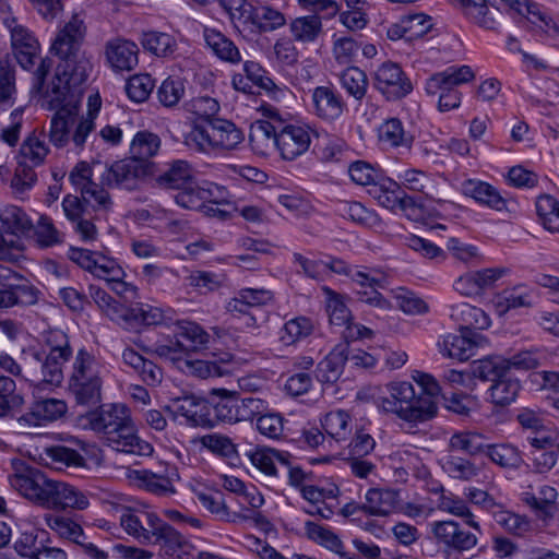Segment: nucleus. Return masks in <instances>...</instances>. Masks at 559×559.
I'll return each mask as SVG.
<instances>
[{
  "label": "nucleus",
  "instance_id": "nucleus-1",
  "mask_svg": "<svg viewBox=\"0 0 559 559\" xmlns=\"http://www.w3.org/2000/svg\"><path fill=\"white\" fill-rule=\"evenodd\" d=\"M9 483L21 496L33 503L52 510L83 511L90 500L79 488L48 478L39 468L21 459L11 460Z\"/></svg>",
  "mask_w": 559,
  "mask_h": 559
},
{
  "label": "nucleus",
  "instance_id": "nucleus-2",
  "mask_svg": "<svg viewBox=\"0 0 559 559\" xmlns=\"http://www.w3.org/2000/svg\"><path fill=\"white\" fill-rule=\"evenodd\" d=\"M413 380L419 386L417 393L412 383L391 382L386 385L389 395L378 400V406L384 412L396 415L409 424H419L432 419L438 412L437 397L441 388L428 373L416 371Z\"/></svg>",
  "mask_w": 559,
  "mask_h": 559
},
{
  "label": "nucleus",
  "instance_id": "nucleus-3",
  "mask_svg": "<svg viewBox=\"0 0 559 559\" xmlns=\"http://www.w3.org/2000/svg\"><path fill=\"white\" fill-rule=\"evenodd\" d=\"M81 425L105 436L109 447L118 452L151 455L153 447L140 439L129 407L122 403L102 404L80 417Z\"/></svg>",
  "mask_w": 559,
  "mask_h": 559
},
{
  "label": "nucleus",
  "instance_id": "nucleus-4",
  "mask_svg": "<svg viewBox=\"0 0 559 559\" xmlns=\"http://www.w3.org/2000/svg\"><path fill=\"white\" fill-rule=\"evenodd\" d=\"M81 92L57 71L45 92L48 109L56 110L50 121L49 140L57 147L69 143V126L76 121Z\"/></svg>",
  "mask_w": 559,
  "mask_h": 559
},
{
  "label": "nucleus",
  "instance_id": "nucleus-5",
  "mask_svg": "<svg viewBox=\"0 0 559 559\" xmlns=\"http://www.w3.org/2000/svg\"><path fill=\"white\" fill-rule=\"evenodd\" d=\"M120 511L121 527L139 543L169 548H179L185 544V537L156 513L127 507Z\"/></svg>",
  "mask_w": 559,
  "mask_h": 559
},
{
  "label": "nucleus",
  "instance_id": "nucleus-6",
  "mask_svg": "<svg viewBox=\"0 0 559 559\" xmlns=\"http://www.w3.org/2000/svg\"><path fill=\"white\" fill-rule=\"evenodd\" d=\"M243 139V132L233 121L216 118L207 123H192L185 135V144L193 151L210 154L217 150H235Z\"/></svg>",
  "mask_w": 559,
  "mask_h": 559
},
{
  "label": "nucleus",
  "instance_id": "nucleus-7",
  "mask_svg": "<svg viewBox=\"0 0 559 559\" xmlns=\"http://www.w3.org/2000/svg\"><path fill=\"white\" fill-rule=\"evenodd\" d=\"M11 46L16 61L25 70H31L36 61L40 60L38 68L33 73L32 90L43 93L45 80L52 63L48 58H39L38 40L27 28L16 25L11 29Z\"/></svg>",
  "mask_w": 559,
  "mask_h": 559
},
{
  "label": "nucleus",
  "instance_id": "nucleus-8",
  "mask_svg": "<svg viewBox=\"0 0 559 559\" xmlns=\"http://www.w3.org/2000/svg\"><path fill=\"white\" fill-rule=\"evenodd\" d=\"M474 78L475 74L469 66L449 67L427 80L426 91L430 95L439 93V110L449 111L461 104V93L455 90V86L467 83Z\"/></svg>",
  "mask_w": 559,
  "mask_h": 559
},
{
  "label": "nucleus",
  "instance_id": "nucleus-9",
  "mask_svg": "<svg viewBox=\"0 0 559 559\" xmlns=\"http://www.w3.org/2000/svg\"><path fill=\"white\" fill-rule=\"evenodd\" d=\"M536 355L530 350H523L511 358L502 356H488L478 359L472 365V374L477 379H492L497 372H510L511 369L530 370L538 366Z\"/></svg>",
  "mask_w": 559,
  "mask_h": 559
},
{
  "label": "nucleus",
  "instance_id": "nucleus-10",
  "mask_svg": "<svg viewBox=\"0 0 559 559\" xmlns=\"http://www.w3.org/2000/svg\"><path fill=\"white\" fill-rule=\"evenodd\" d=\"M151 167V163H142L131 157L115 162L102 174L100 185L133 190L138 181L150 173Z\"/></svg>",
  "mask_w": 559,
  "mask_h": 559
},
{
  "label": "nucleus",
  "instance_id": "nucleus-11",
  "mask_svg": "<svg viewBox=\"0 0 559 559\" xmlns=\"http://www.w3.org/2000/svg\"><path fill=\"white\" fill-rule=\"evenodd\" d=\"M373 86L388 100H399L413 91V85L402 68L394 62H383L373 73Z\"/></svg>",
  "mask_w": 559,
  "mask_h": 559
},
{
  "label": "nucleus",
  "instance_id": "nucleus-12",
  "mask_svg": "<svg viewBox=\"0 0 559 559\" xmlns=\"http://www.w3.org/2000/svg\"><path fill=\"white\" fill-rule=\"evenodd\" d=\"M269 140L283 159L295 160L309 150L311 131L308 126L290 123Z\"/></svg>",
  "mask_w": 559,
  "mask_h": 559
},
{
  "label": "nucleus",
  "instance_id": "nucleus-13",
  "mask_svg": "<svg viewBox=\"0 0 559 559\" xmlns=\"http://www.w3.org/2000/svg\"><path fill=\"white\" fill-rule=\"evenodd\" d=\"M67 404L58 399H40L34 401L16 416L19 428L43 427L61 418L67 413Z\"/></svg>",
  "mask_w": 559,
  "mask_h": 559
},
{
  "label": "nucleus",
  "instance_id": "nucleus-14",
  "mask_svg": "<svg viewBox=\"0 0 559 559\" xmlns=\"http://www.w3.org/2000/svg\"><path fill=\"white\" fill-rule=\"evenodd\" d=\"M227 190L214 182L195 181L192 190L178 192L175 197L176 203L185 209L201 210L206 203L221 204L227 202Z\"/></svg>",
  "mask_w": 559,
  "mask_h": 559
},
{
  "label": "nucleus",
  "instance_id": "nucleus-15",
  "mask_svg": "<svg viewBox=\"0 0 559 559\" xmlns=\"http://www.w3.org/2000/svg\"><path fill=\"white\" fill-rule=\"evenodd\" d=\"M431 532L438 544L448 550L457 552L468 551L477 545V536L461 527L452 520L437 521L431 524Z\"/></svg>",
  "mask_w": 559,
  "mask_h": 559
},
{
  "label": "nucleus",
  "instance_id": "nucleus-16",
  "mask_svg": "<svg viewBox=\"0 0 559 559\" xmlns=\"http://www.w3.org/2000/svg\"><path fill=\"white\" fill-rule=\"evenodd\" d=\"M84 35V22L78 14H74L63 28L59 31L51 45V51H53L61 61L78 56L82 53L80 47Z\"/></svg>",
  "mask_w": 559,
  "mask_h": 559
},
{
  "label": "nucleus",
  "instance_id": "nucleus-17",
  "mask_svg": "<svg viewBox=\"0 0 559 559\" xmlns=\"http://www.w3.org/2000/svg\"><path fill=\"white\" fill-rule=\"evenodd\" d=\"M195 181L192 166L183 159H175L166 164L165 168L155 177V182L159 188L178 190V192L192 190Z\"/></svg>",
  "mask_w": 559,
  "mask_h": 559
},
{
  "label": "nucleus",
  "instance_id": "nucleus-18",
  "mask_svg": "<svg viewBox=\"0 0 559 559\" xmlns=\"http://www.w3.org/2000/svg\"><path fill=\"white\" fill-rule=\"evenodd\" d=\"M171 408L176 415L185 417L187 424L192 427H212V403L204 399L194 395L178 397Z\"/></svg>",
  "mask_w": 559,
  "mask_h": 559
},
{
  "label": "nucleus",
  "instance_id": "nucleus-19",
  "mask_svg": "<svg viewBox=\"0 0 559 559\" xmlns=\"http://www.w3.org/2000/svg\"><path fill=\"white\" fill-rule=\"evenodd\" d=\"M312 105L316 116L328 122L338 119L346 107L341 94L330 86H318L312 91Z\"/></svg>",
  "mask_w": 559,
  "mask_h": 559
},
{
  "label": "nucleus",
  "instance_id": "nucleus-20",
  "mask_svg": "<svg viewBox=\"0 0 559 559\" xmlns=\"http://www.w3.org/2000/svg\"><path fill=\"white\" fill-rule=\"evenodd\" d=\"M88 295L100 312L110 321L124 328L130 326V318L132 314L131 307L124 306L111 297L105 289L96 285L88 286Z\"/></svg>",
  "mask_w": 559,
  "mask_h": 559
},
{
  "label": "nucleus",
  "instance_id": "nucleus-21",
  "mask_svg": "<svg viewBox=\"0 0 559 559\" xmlns=\"http://www.w3.org/2000/svg\"><path fill=\"white\" fill-rule=\"evenodd\" d=\"M126 477L132 485L158 497H169L176 493L168 476L153 473L150 469L128 468Z\"/></svg>",
  "mask_w": 559,
  "mask_h": 559
},
{
  "label": "nucleus",
  "instance_id": "nucleus-22",
  "mask_svg": "<svg viewBox=\"0 0 559 559\" xmlns=\"http://www.w3.org/2000/svg\"><path fill=\"white\" fill-rule=\"evenodd\" d=\"M451 319L457 323L460 332L477 333L476 330H485L490 325L487 313L466 302L451 307Z\"/></svg>",
  "mask_w": 559,
  "mask_h": 559
},
{
  "label": "nucleus",
  "instance_id": "nucleus-23",
  "mask_svg": "<svg viewBox=\"0 0 559 559\" xmlns=\"http://www.w3.org/2000/svg\"><path fill=\"white\" fill-rule=\"evenodd\" d=\"M139 48L135 43L126 39H114L106 45V56L116 71H130L139 62Z\"/></svg>",
  "mask_w": 559,
  "mask_h": 559
},
{
  "label": "nucleus",
  "instance_id": "nucleus-24",
  "mask_svg": "<svg viewBox=\"0 0 559 559\" xmlns=\"http://www.w3.org/2000/svg\"><path fill=\"white\" fill-rule=\"evenodd\" d=\"M21 284H4L0 289V308L29 307L38 302L40 290L29 282L22 280Z\"/></svg>",
  "mask_w": 559,
  "mask_h": 559
},
{
  "label": "nucleus",
  "instance_id": "nucleus-25",
  "mask_svg": "<svg viewBox=\"0 0 559 559\" xmlns=\"http://www.w3.org/2000/svg\"><path fill=\"white\" fill-rule=\"evenodd\" d=\"M211 395L218 396V401L212 403V427L219 423L235 424L239 421L237 407V392L226 389H213Z\"/></svg>",
  "mask_w": 559,
  "mask_h": 559
},
{
  "label": "nucleus",
  "instance_id": "nucleus-26",
  "mask_svg": "<svg viewBox=\"0 0 559 559\" xmlns=\"http://www.w3.org/2000/svg\"><path fill=\"white\" fill-rule=\"evenodd\" d=\"M462 192L464 195L474 199L477 203L496 211L506 209V200L499 191L488 182L477 179H467L462 183Z\"/></svg>",
  "mask_w": 559,
  "mask_h": 559
},
{
  "label": "nucleus",
  "instance_id": "nucleus-27",
  "mask_svg": "<svg viewBox=\"0 0 559 559\" xmlns=\"http://www.w3.org/2000/svg\"><path fill=\"white\" fill-rule=\"evenodd\" d=\"M399 502V493L392 489L370 488L361 503L364 513L369 516H388Z\"/></svg>",
  "mask_w": 559,
  "mask_h": 559
},
{
  "label": "nucleus",
  "instance_id": "nucleus-28",
  "mask_svg": "<svg viewBox=\"0 0 559 559\" xmlns=\"http://www.w3.org/2000/svg\"><path fill=\"white\" fill-rule=\"evenodd\" d=\"M481 340L483 336L479 333L449 334L443 340L442 352L451 358L464 361L475 355V348Z\"/></svg>",
  "mask_w": 559,
  "mask_h": 559
},
{
  "label": "nucleus",
  "instance_id": "nucleus-29",
  "mask_svg": "<svg viewBox=\"0 0 559 559\" xmlns=\"http://www.w3.org/2000/svg\"><path fill=\"white\" fill-rule=\"evenodd\" d=\"M481 381H490L488 392L490 402L497 406H507L515 401L521 389L520 381L510 376V372H497V377L492 379H480Z\"/></svg>",
  "mask_w": 559,
  "mask_h": 559
},
{
  "label": "nucleus",
  "instance_id": "nucleus-30",
  "mask_svg": "<svg viewBox=\"0 0 559 559\" xmlns=\"http://www.w3.org/2000/svg\"><path fill=\"white\" fill-rule=\"evenodd\" d=\"M121 357L124 365L132 368L145 384L155 386L162 382V369L155 362L146 359L133 348H124Z\"/></svg>",
  "mask_w": 559,
  "mask_h": 559
},
{
  "label": "nucleus",
  "instance_id": "nucleus-31",
  "mask_svg": "<svg viewBox=\"0 0 559 559\" xmlns=\"http://www.w3.org/2000/svg\"><path fill=\"white\" fill-rule=\"evenodd\" d=\"M25 404L24 395L17 391L15 381L0 373V418L16 419Z\"/></svg>",
  "mask_w": 559,
  "mask_h": 559
},
{
  "label": "nucleus",
  "instance_id": "nucleus-32",
  "mask_svg": "<svg viewBox=\"0 0 559 559\" xmlns=\"http://www.w3.org/2000/svg\"><path fill=\"white\" fill-rule=\"evenodd\" d=\"M347 343L337 344L317 366V379L322 383H335L346 364Z\"/></svg>",
  "mask_w": 559,
  "mask_h": 559
},
{
  "label": "nucleus",
  "instance_id": "nucleus-33",
  "mask_svg": "<svg viewBox=\"0 0 559 559\" xmlns=\"http://www.w3.org/2000/svg\"><path fill=\"white\" fill-rule=\"evenodd\" d=\"M174 333L187 354L205 348L210 341V334L191 321H178Z\"/></svg>",
  "mask_w": 559,
  "mask_h": 559
},
{
  "label": "nucleus",
  "instance_id": "nucleus-34",
  "mask_svg": "<svg viewBox=\"0 0 559 559\" xmlns=\"http://www.w3.org/2000/svg\"><path fill=\"white\" fill-rule=\"evenodd\" d=\"M103 381L100 377L69 381V392L75 403L82 406H96L102 401Z\"/></svg>",
  "mask_w": 559,
  "mask_h": 559
},
{
  "label": "nucleus",
  "instance_id": "nucleus-35",
  "mask_svg": "<svg viewBox=\"0 0 559 559\" xmlns=\"http://www.w3.org/2000/svg\"><path fill=\"white\" fill-rule=\"evenodd\" d=\"M204 39L207 47L222 61L233 64L239 63L241 61V53L238 47L223 33L215 29L205 28Z\"/></svg>",
  "mask_w": 559,
  "mask_h": 559
},
{
  "label": "nucleus",
  "instance_id": "nucleus-36",
  "mask_svg": "<svg viewBox=\"0 0 559 559\" xmlns=\"http://www.w3.org/2000/svg\"><path fill=\"white\" fill-rule=\"evenodd\" d=\"M46 525L59 537L69 539L75 544L86 539L84 531L74 518L64 514L46 513L44 515Z\"/></svg>",
  "mask_w": 559,
  "mask_h": 559
},
{
  "label": "nucleus",
  "instance_id": "nucleus-37",
  "mask_svg": "<svg viewBox=\"0 0 559 559\" xmlns=\"http://www.w3.org/2000/svg\"><path fill=\"white\" fill-rule=\"evenodd\" d=\"M379 140L392 147H411L414 141L413 134L405 130L399 118L386 119L378 129Z\"/></svg>",
  "mask_w": 559,
  "mask_h": 559
},
{
  "label": "nucleus",
  "instance_id": "nucleus-38",
  "mask_svg": "<svg viewBox=\"0 0 559 559\" xmlns=\"http://www.w3.org/2000/svg\"><path fill=\"white\" fill-rule=\"evenodd\" d=\"M92 68L90 58L84 53H79L75 57L62 60L56 71L67 78L72 85L81 88V85L87 80Z\"/></svg>",
  "mask_w": 559,
  "mask_h": 559
},
{
  "label": "nucleus",
  "instance_id": "nucleus-39",
  "mask_svg": "<svg viewBox=\"0 0 559 559\" xmlns=\"http://www.w3.org/2000/svg\"><path fill=\"white\" fill-rule=\"evenodd\" d=\"M252 465L269 476L277 475L276 463L282 465L288 464L292 455L288 452H281L269 448L255 449L249 454Z\"/></svg>",
  "mask_w": 559,
  "mask_h": 559
},
{
  "label": "nucleus",
  "instance_id": "nucleus-40",
  "mask_svg": "<svg viewBox=\"0 0 559 559\" xmlns=\"http://www.w3.org/2000/svg\"><path fill=\"white\" fill-rule=\"evenodd\" d=\"M160 148V139L156 133L151 131H139L135 133L131 145V158L150 163L148 159L155 156Z\"/></svg>",
  "mask_w": 559,
  "mask_h": 559
},
{
  "label": "nucleus",
  "instance_id": "nucleus-41",
  "mask_svg": "<svg viewBox=\"0 0 559 559\" xmlns=\"http://www.w3.org/2000/svg\"><path fill=\"white\" fill-rule=\"evenodd\" d=\"M143 48L157 57H171L177 50V41L167 33L150 31L142 34Z\"/></svg>",
  "mask_w": 559,
  "mask_h": 559
},
{
  "label": "nucleus",
  "instance_id": "nucleus-42",
  "mask_svg": "<svg viewBox=\"0 0 559 559\" xmlns=\"http://www.w3.org/2000/svg\"><path fill=\"white\" fill-rule=\"evenodd\" d=\"M260 111L266 120L258 121L257 133L269 140L274 136L281 129L289 126L287 122L288 114H282L278 108L272 105H261Z\"/></svg>",
  "mask_w": 559,
  "mask_h": 559
},
{
  "label": "nucleus",
  "instance_id": "nucleus-43",
  "mask_svg": "<svg viewBox=\"0 0 559 559\" xmlns=\"http://www.w3.org/2000/svg\"><path fill=\"white\" fill-rule=\"evenodd\" d=\"M322 427L336 441L347 440L353 430L350 415L343 409L331 411L324 416Z\"/></svg>",
  "mask_w": 559,
  "mask_h": 559
},
{
  "label": "nucleus",
  "instance_id": "nucleus-44",
  "mask_svg": "<svg viewBox=\"0 0 559 559\" xmlns=\"http://www.w3.org/2000/svg\"><path fill=\"white\" fill-rule=\"evenodd\" d=\"M292 36L302 44L313 43L322 32V22L318 15L296 17L289 24Z\"/></svg>",
  "mask_w": 559,
  "mask_h": 559
},
{
  "label": "nucleus",
  "instance_id": "nucleus-45",
  "mask_svg": "<svg viewBox=\"0 0 559 559\" xmlns=\"http://www.w3.org/2000/svg\"><path fill=\"white\" fill-rule=\"evenodd\" d=\"M485 454L502 468L516 469L523 462L519 449L509 443L488 444Z\"/></svg>",
  "mask_w": 559,
  "mask_h": 559
},
{
  "label": "nucleus",
  "instance_id": "nucleus-46",
  "mask_svg": "<svg viewBox=\"0 0 559 559\" xmlns=\"http://www.w3.org/2000/svg\"><path fill=\"white\" fill-rule=\"evenodd\" d=\"M342 87L355 100L361 102L367 94L368 78L367 74L357 67L345 69L340 78Z\"/></svg>",
  "mask_w": 559,
  "mask_h": 559
},
{
  "label": "nucleus",
  "instance_id": "nucleus-47",
  "mask_svg": "<svg viewBox=\"0 0 559 559\" xmlns=\"http://www.w3.org/2000/svg\"><path fill=\"white\" fill-rule=\"evenodd\" d=\"M32 356L39 364L44 382L51 385H59L62 382V366L69 359L58 358V356L39 352H33Z\"/></svg>",
  "mask_w": 559,
  "mask_h": 559
},
{
  "label": "nucleus",
  "instance_id": "nucleus-48",
  "mask_svg": "<svg viewBox=\"0 0 559 559\" xmlns=\"http://www.w3.org/2000/svg\"><path fill=\"white\" fill-rule=\"evenodd\" d=\"M48 152L49 148L45 141L33 131L22 142L16 158L31 163L33 166H39L45 162Z\"/></svg>",
  "mask_w": 559,
  "mask_h": 559
},
{
  "label": "nucleus",
  "instance_id": "nucleus-49",
  "mask_svg": "<svg viewBox=\"0 0 559 559\" xmlns=\"http://www.w3.org/2000/svg\"><path fill=\"white\" fill-rule=\"evenodd\" d=\"M248 20L261 32L274 31L286 23L284 14L269 5L253 7Z\"/></svg>",
  "mask_w": 559,
  "mask_h": 559
},
{
  "label": "nucleus",
  "instance_id": "nucleus-50",
  "mask_svg": "<svg viewBox=\"0 0 559 559\" xmlns=\"http://www.w3.org/2000/svg\"><path fill=\"white\" fill-rule=\"evenodd\" d=\"M3 213V231L4 236L14 235L20 237V235L28 233L33 225L28 219L25 212L14 205L7 206L2 210Z\"/></svg>",
  "mask_w": 559,
  "mask_h": 559
},
{
  "label": "nucleus",
  "instance_id": "nucleus-51",
  "mask_svg": "<svg viewBox=\"0 0 559 559\" xmlns=\"http://www.w3.org/2000/svg\"><path fill=\"white\" fill-rule=\"evenodd\" d=\"M441 466L451 478L463 481H468L479 474V468L473 462L452 454L442 460Z\"/></svg>",
  "mask_w": 559,
  "mask_h": 559
},
{
  "label": "nucleus",
  "instance_id": "nucleus-52",
  "mask_svg": "<svg viewBox=\"0 0 559 559\" xmlns=\"http://www.w3.org/2000/svg\"><path fill=\"white\" fill-rule=\"evenodd\" d=\"M313 324L309 318L296 317L288 320L280 331V341L293 345L312 333Z\"/></svg>",
  "mask_w": 559,
  "mask_h": 559
},
{
  "label": "nucleus",
  "instance_id": "nucleus-53",
  "mask_svg": "<svg viewBox=\"0 0 559 559\" xmlns=\"http://www.w3.org/2000/svg\"><path fill=\"white\" fill-rule=\"evenodd\" d=\"M305 532L310 540L325 547L326 549L337 555L342 549H344L343 542L334 532L314 522L307 521L305 523Z\"/></svg>",
  "mask_w": 559,
  "mask_h": 559
},
{
  "label": "nucleus",
  "instance_id": "nucleus-54",
  "mask_svg": "<svg viewBox=\"0 0 559 559\" xmlns=\"http://www.w3.org/2000/svg\"><path fill=\"white\" fill-rule=\"evenodd\" d=\"M305 532L310 540L325 547L326 549L337 555L342 549H344L343 542L334 532L314 522L307 521L305 523Z\"/></svg>",
  "mask_w": 559,
  "mask_h": 559
},
{
  "label": "nucleus",
  "instance_id": "nucleus-55",
  "mask_svg": "<svg viewBox=\"0 0 559 559\" xmlns=\"http://www.w3.org/2000/svg\"><path fill=\"white\" fill-rule=\"evenodd\" d=\"M536 212L544 227L559 233V202L549 194L540 195L536 201Z\"/></svg>",
  "mask_w": 559,
  "mask_h": 559
},
{
  "label": "nucleus",
  "instance_id": "nucleus-56",
  "mask_svg": "<svg viewBox=\"0 0 559 559\" xmlns=\"http://www.w3.org/2000/svg\"><path fill=\"white\" fill-rule=\"evenodd\" d=\"M531 306V294L522 287L506 289L496 299V308L499 314H504L512 309Z\"/></svg>",
  "mask_w": 559,
  "mask_h": 559
},
{
  "label": "nucleus",
  "instance_id": "nucleus-57",
  "mask_svg": "<svg viewBox=\"0 0 559 559\" xmlns=\"http://www.w3.org/2000/svg\"><path fill=\"white\" fill-rule=\"evenodd\" d=\"M449 445L452 450L463 451L472 456H476L485 454L488 444L484 443L483 436L463 431L454 433L450 439Z\"/></svg>",
  "mask_w": 559,
  "mask_h": 559
},
{
  "label": "nucleus",
  "instance_id": "nucleus-58",
  "mask_svg": "<svg viewBox=\"0 0 559 559\" xmlns=\"http://www.w3.org/2000/svg\"><path fill=\"white\" fill-rule=\"evenodd\" d=\"M200 443L215 455L230 460L238 456L237 447L228 436L222 433L204 435L200 438Z\"/></svg>",
  "mask_w": 559,
  "mask_h": 559
},
{
  "label": "nucleus",
  "instance_id": "nucleus-59",
  "mask_svg": "<svg viewBox=\"0 0 559 559\" xmlns=\"http://www.w3.org/2000/svg\"><path fill=\"white\" fill-rule=\"evenodd\" d=\"M105 186L94 182L87 188H82V200L98 214H106L112 209V201Z\"/></svg>",
  "mask_w": 559,
  "mask_h": 559
},
{
  "label": "nucleus",
  "instance_id": "nucleus-60",
  "mask_svg": "<svg viewBox=\"0 0 559 559\" xmlns=\"http://www.w3.org/2000/svg\"><path fill=\"white\" fill-rule=\"evenodd\" d=\"M243 71L250 82L264 90L270 96L277 97L278 94L283 93V90L274 83L259 63L246 61L243 63Z\"/></svg>",
  "mask_w": 559,
  "mask_h": 559
},
{
  "label": "nucleus",
  "instance_id": "nucleus-61",
  "mask_svg": "<svg viewBox=\"0 0 559 559\" xmlns=\"http://www.w3.org/2000/svg\"><path fill=\"white\" fill-rule=\"evenodd\" d=\"M185 83L178 76H169L163 81L157 90V98L159 103L167 108H173L178 105L185 96Z\"/></svg>",
  "mask_w": 559,
  "mask_h": 559
},
{
  "label": "nucleus",
  "instance_id": "nucleus-62",
  "mask_svg": "<svg viewBox=\"0 0 559 559\" xmlns=\"http://www.w3.org/2000/svg\"><path fill=\"white\" fill-rule=\"evenodd\" d=\"M492 516L498 525L516 536L524 535L531 528V523L526 518L504 510L501 504L492 513Z\"/></svg>",
  "mask_w": 559,
  "mask_h": 559
},
{
  "label": "nucleus",
  "instance_id": "nucleus-63",
  "mask_svg": "<svg viewBox=\"0 0 559 559\" xmlns=\"http://www.w3.org/2000/svg\"><path fill=\"white\" fill-rule=\"evenodd\" d=\"M186 108L198 117L193 123H207L217 118L215 116L219 111V104L212 97L199 96L187 103Z\"/></svg>",
  "mask_w": 559,
  "mask_h": 559
},
{
  "label": "nucleus",
  "instance_id": "nucleus-64",
  "mask_svg": "<svg viewBox=\"0 0 559 559\" xmlns=\"http://www.w3.org/2000/svg\"><path fill=\"white\" fill-rule=\"evenodd\" d=\"M95 277L104 281L118 280L123 274L120 265L111 258L96 251L91 269L88 270Z\"/></svg>",
  "mask_w": 559,
  "mask_h": 559
}]
</instances>
